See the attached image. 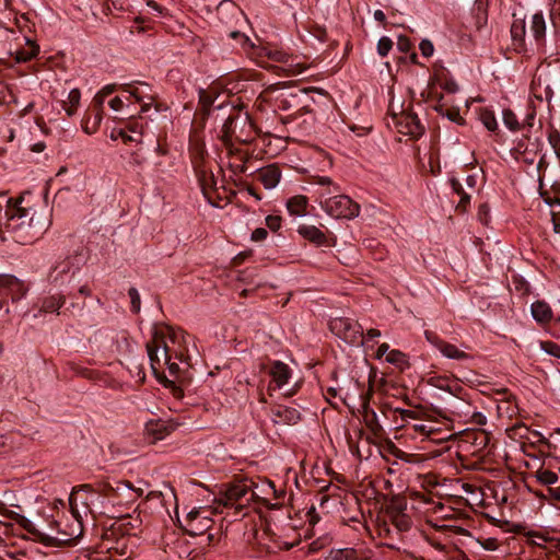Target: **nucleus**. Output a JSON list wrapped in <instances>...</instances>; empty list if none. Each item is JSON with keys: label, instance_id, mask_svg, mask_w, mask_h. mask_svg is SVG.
<instances>
[{"label": "nucleus", "instance_id": "50", "mask_svg": "<svg viewBox=\"0 0 560 560\" xmlns=\"http://www.w3.org/2000/svg\"><path fill=\"white\" fill-rule=\"evenodd\" d=\"M541 348L549 354L560 358V346L557 343L547 341L541 343Z\"/></svg>", "mask_w": 560, "mask_h": 560}, {"label": "nucleus", "instance_id": "57", "mask_svg": "<svg viewBox=\"0 0 560 560\" xmlns=\"http://www.w3.org/2000/svg\"><path fill=\"white\" fill-rule=\"evenodd\" d=\"M268 235V232L267 230L262 229V228H258L256 229L253 233H252V240L254 242H261L264 240H266Z\"/></svg>", "mask_w": 560, "mask_h": 560}, {"label": "nucleus", "instance_id": "60", "mask_svg": "<svg viewBox=\"0 0 560 560\" xmlns=\"http://www.w3.org/2000/svg\"><path fill=\"white\" fill-rule=\"evenodd\" d=\"M126 129L130 132H133V133H138L140 132V129H141V125L138 122L137 119H135L132 117V115L130 116V120L128 121L127 126H126Z\"/></svg>", "mask_w": 560, "mask_h": 560}, {"label": "nucleus", "instance_id": "42", "mask_svg": "<svg viewBox=\"0 0 560 560\" xmlns=\"http://www.w3.org/2000/svg\"><path fill=\"white\" fill-rule=\"evenodd\" d=\"M110 138L112 140H117L118 138L122 139V141L125 143H130V142H138L139 140L132 136H129L127 133V129L126 128H120V129H114L110 133Z\"/></svg>", "mask_w": 560, "mask_h": 560}, {"label": "nucleus", "instance_id": "1", "mask_svg": "<svg viewBox=\"0 0 560 560\" xmlns=\"http://www.w3.org/2000/svg\"><path fill=\"white\" fill-rule=\"evenodd\" d=\"M121 92V93H128V97H133L136 102H140L142 97L144 96V92L139 89V86L135 85V83H126V84H107L103 86L93 97L92 106L94 112V126L92 130H90V120L91 116L85 113L83 119H82V128L83 130L91 135L97 130V128L101 125V121L103 119V105L105 102V98L113 93Z\"/></svg>", "mask_w": 560, "mask_h": 560}, {"label": "nucleus", "instance_id": "26", "mask_svg": "<svg viewBox=\"0 0 560 560\" xmlns=\"http://www.w3.org/2000/svg\"><path fill=\"white\" fill-rule=\"evenodd\" d=\"M238 112L231 113L222 126V141L232 140L235 135V124L238 119Z\"/></svg>", "mask_w": 560, "mask_h": 560}, {"label": "nucleus", "instance_id": "6", "mask_svg": "<svg viewBox=\"0 0 560 560\" xmlns=\"http://www.w3.org/2000/svg\"><path fill=\"white\" fill-rule=\"evenodd\" d=\"M152 334L155 342H159L163 350L164 355H166L167 359L171 358V348L168 347L166 342V338L173 343V345H182V342H185V336L182 331H176L171 326H164V325H154L152 328Z\"/></svg>", "mask_w": 560, "mask_h": 560}, {"label": "nucleus", "instance_id": "54", "mask_svg": "<svg viewBox=\"0 0 560 560\" xmlns=\"http://www.w3.org/2000/svg\"><path fill=\"white\" fill-rule=\"evenodd\" d=\"M318 185L323 186L325 189L320 192V196L324 197L326 195H330L332 192L330 186H332V183L330 178L328 177H319L318 178Z\"/></svg>", "mask_w": 560, "mask_h": 560}, {"label": "nucleus", "instance_id": "53", "mask_svg": "<svg viewBox=\"0 0 560 560\" xmlns=\"http://www.w3.org/2000/svg\"><path fill=\"white\" fill-rule=\"evenodd\" d=\"M419 48L424 57H430L433 55V51H434L433 44L428 39H423L420 43Z\"/></svg>", "mask_w": 560, "mask_h": 560}, {"label": "nucleus", "instance_id": "18", "mask_svg": "<svg viewBox=\"0 0 560 560\" xmlns=\"http://www.w3.org/2000/svg\"><path fill=\"white\" fill-rule=\"evenodd\" d=\"M407 500L397 495L393 497L385 506V516L390 520L395 516L406 513Z\"/></svg>", "mask_w": 560, "mask_h": 560}, {"label": "nucleus", "instance_id": "4", "mask_svg": "<svg viewBox=\"0 0 560 560\" xmlns=\"http://www.w3.org/2000/svg\"><path fill=\"white\" fill-rule=\"evenodd\" d=\"M202 155H203V145H201L198 149L196 156L194 159V164H195V170H196V174L198 177V182H199L201 190H202L205 197L208 199V201L211 205L219 207L217 199H220V198L218 196V186H217L215 176L212 173V171L206 168L205 166L201 165V163L199 161H197V158L201 160Z\"/></svg>", "mask_w": 560, "mask_h": 560}, {"label": "nucleus", "instance_id": "43", "mask_svg": "<svg viewBox=\"0 0 560 560\" xmlns=\"http://www.w3.org/2000/svg\"><path fill=\"white\" fill-rule=\"evenodd\" d=\"M475 19L476 25L479 30L487 24V10L482 7V4H478L477 8L475 9Z\"/></svg>", "mask_w": 560, "mask_h": 560}, {"label": "nucleus", "instance_id": "10", "mask_svg": "<svg viewBox=\"0 0 560 560\" xmlns=\"http://www.w3.org/2000/svg\"><path fill=\"white\" fill-rule=\"evenodd\" d=\"M388 522L394 526V528H390L385 521L380 530L381 535H384L390 539H394L395 534L399 536L402 533L409 532L412 527V520L407 513L395 516L388 520Z\"/></svg>", "mask_w": 560, "mask_h": 560}, {"label": "nucleus", "instance_id": "28", "mask_svg": "<svg viewBox=\"0 0 560 560\" xmlns=\"http://www.w3.org/2000/svg\"><path fill=\"white\" fill-rule=\"evenodd\" d=\"M440 351L450 359L455 360H465L468 358V354L462 350H459L456 346L451 345L448 342L440 343Z\"/></svg>", "mask_w": 560, "mask_h": 560}, {"label": "nucleus", "instance_id": "22", "mask_svg": "<svg viewBox=\"0 0 560 560\" xmlns=\"http://www.w3.org/2000/svg\"><path fill=\"white\" fill-rule=\"evenodd\" d=\"M526 26L525 21L515 19L511 26V35L516 48H522L525 44Z\"/></svg>", "mask_w": 560, "mask_h": 560}, {"label": "nucleus", "instance_id": "5", "mask_svg": "<svg viewBox=\"0 0 560 560\" xmlns=\"http://www.w3.org/2000/svg\"><path fill=\"white\" fill-rule=\"evenodd\" d=\"M26 294L23 283L14 276L0 275V311L7 304L10 296L12 302H18Z\"/></svg>", "mask_w": 560, "mask_h": 560}, {"label": "nucleus", "instance_id": "38", "mask_svg": "<svg viewBox=\"0 0 560 560\" xmlns=\"http://www.w3.org/2000/svg\"><path fill=\"white\" fill-rule=\"evenodd\" d=\"M282 421L287 424H295L301 420V413L298 409L284 406Z\"/></svg>", "mask_w": 560, "mask_h": 560}, {"label": "nucleus", "instance_id": "27", "mask_svg": "<svg viewBox=\"0 0 560 560\" xmlns=\"http://www.w3.org/2000/svg\"><path fill=\"white\" fill-rule=\"evenodd\" d=\"M218 96L219 92L217 91L200 89L198 93L199 107L211 109Z\"/></svg>", "mask_w": 560, "mask_h": 560}, {"label": "nucleus", "instance_id": "25", "mask_svg": "<svg viewBox=\"0 0 560 560\" xmlns=\"http://www.w3.org/2000/svg\"><path fill=\"white\" fill-rule=\"evenodd\" d=\"M307 206V198L305 196H294L288 199L287 208L292 215H302L305 213Z\"/></svg>", "mask_w": 560, "mask_h": 560}, {"label": "nucleus", "instance_id": "13", "mask_svg": "<svg viewBox=\"0 0 560 560\" xmlns=\"http://www.w3.org/2000/svg\"><path fill=\"white\" fill-rule=\"evenodd\" d=\"M433 81L448 93L458 91V85L451 77L450 71L443 65H435L433 72Z\"/></svg>", "mask_w": 560, "mask_h": 560}, {"label": "nucleus", "instance_id": "20", "mask_svg": "<svg viewBox=\"0 0 560 560\" xmlns=\"http://www.w3.org/2000/svg\"><path fill=\"white\" fill-rule=\"evenodd\" d=\"M246 493L247 489L245 487H230L225 492L224 499L220 500V504H223L224 508H232L234 503L238 502Z\"/></svg>", "mask_w": 560, "mask_h": 560}, {"label": "nucleus", "instance_id": "52", "mask_svg": "<svg viewBox=\"0 0 560 560\" xmlns=\"http://www.w3.org/2000/svg\"><path fill=\"white\" fill-rule=\"evenodd\" d=\"M477 542L485 549V550H495L499 546V542L495 538H485L482 540H477Z\"/></svg>", "mask_w": 560, "mask_h": 560}, {"label": "nucleus", "instance_id": "40", "mask_svg": "<svg viewBox=\"0 0 560 560\" xmlns=\"http://www.w3.org/2000/svg\"><path fill=\"white\" fill-rule=\"evenodd\" d=\"M503 122L512 131L518 130L520 124L516 115L511 109L503 110Z\"/></svg>", "mask_w": 560, "mask_h": 560}, {"label": "nucleus", "instance_id": "15", "mask_svg": "<svg viewBox=\"0 0 560 560\" xmlns=\"http://www.w3.org/2000/svg\"><path fill=\"white\" fill-rule=\"evenodd\" d=\"M281 172L279 167L276 165H268L267 167H264L258 172V179L267 189L275 188L279 184Z\"/></svg>", "mask_w": 560, "mask_h": 560}, {"label": "nucleus", "instance_id": "24", "mask_svg": "<svg viewBox=\"0 0 560 560\" xmlns=\"http://www.w3.org/2000/svg\"><path fill=\"white\" fill-rule=\"evenodd\" d=\"M73 267L68 258L57 262L49 275V281L52 283H63L62 276L69 272Z\"/></svg>", "mask_w": 560, "mask_h": 560}, {"label": "nucleus", "instance_id": "39", "mask_svg": "<svg viewBox=\"0 0 560 560\" xmlns=\"http://www.w3.org/2000/svg\"><path fill=\"white\" fill-rule=\"evenodd\" d=\"M264 52L269 59L277 62H287L288 60V55L284 51L275 47H264Z\"/></svg>", "mask_w": 560, "mask_h": 560}, {"label": "nucleus", "instance_id": "9", "mask_svg": "<svg viewBox=\"0 0 560 560\" xmlns=\"http://www.w3.org/2000/svg\"><path fill=\"white\" fill-rule=\"evenodd\" d=\"M332 329L343 334V339L352 345H363L361 337L363 336V328L358 323H352L349 319H339L332 324Z\"/></svg>", "mask_w": 560, "mask_h": 560}, {"label": "nucleus", "instance_id": "7", "mask_svg": "<svg viewBox=\"0 0 560 560\" xmlns=\"http://www.w3.org/2000/svg\"><path fill=\"white\" fill-rule=\"evenodd\" d=\"M298 233L316 246L334 247L337 243V237L332 232L327 231L326 234L315 225L301 224L298 228Z\"/></svg>", "mask_w": 560, "mask_h": 560}, {"label": "nucleus", "instance_id": "19", "mask_svg": "<svg viewBox=\"0 0 560 560\" xmlns=\"http://www.w3.org/2000/svg\"><path fill=\"white\" fill-rule=\"evenodd\" d=\"M81 92L79 89H72L68 93L67 100L60 101L61 108L66 110L69 117L75 115L77 109L80 105Z\"/></svg>", "mask_w": 560, "mask_h": 560}, {"label": "nucleus", "instance_id": "33", "mask_svg": "<svg viewBox=\"0 0 560 560\" xmlns=\"http://www.w3.org/2000/svg\"><path fill=\"white\" fill-rule=\"evenodd\" d=\"M67 258L69 259L71 266L74 269L79 270L80 266H82L86 261V250L83 246H80L78 247V249L73 252V254L69 255Z\"/></svg>", "mask_w": 560, "mask_h": 560}, {"label": "nucleus", "instance_id": "48", "mask_svg": "<svg viewBox=\"0 0 560 560\" xmlns=\"http://www.w3.org/2000/svg\"><path fill=\"white\" fill-rule=\"evenodd\" d=\"M211 109L199 107L195 113V118L199 119L200 127L203 128L210 116Z\"/></svg>", "mask_w": 560, "mask_h": 560}, {"label": "nucleus", "instance_id": "51", "mask_svg": "<svg viewBox=\"0 0 560 560\" xmlns=\"http://www.w3.org/2000/svg\"><path fill=\"white\" fill-rule=\"evenodd\" d=\"M266 225L271 230V231H278L281 226V218L278 217V215H268L266 218Z\"/></svg>", "mask_w": 560, "mask_h": 560}, {"label": "nucleus", "instance_id": "3", "mask_svg": "<svg viewBox=\"0 0 560 560\" xmlns=\"http://www.w3.org/2000/svg\"><path fill=\"white\" fill-rule=\"evenodd\" d=\"M320 207L336 219L352 220L360 214V206L346 195L327 197L320 201Z\"/></svg>", "mask_w": 560, "mask_h": 560}, {"label": "nucleus", "instance_id": "63", "mask_svg": "<svg viewBox=\"0 0 560 560\" xmlns=\"http://www.w3.org/2000/svg\"><path fill=\"white\" fill-rule=\"evenodd\" d=\"M108 105L114 110H121L124 107V101L119 96H115L108 102Z\"/></svg>", "mask_w": 560, "mask_h": 560}, {"label": "nucleus", "instance_id": "35", "mask_svg": "<svg viewBox=\"0 0 560 560\" xmlns=\"http://www.w3.org/2000/svg\"><path fill=\"white\" fill-rule=\"evenodd\" d=\"M386 361L400 369L408 364L406 354L399 350H390L387 353Z\"/></svg>", "mask_w": 560, "mask_h": 560}, {"label": "nucleus", "instance_id": "29", "mask_svg": "<svg viewBox=\"0 0 560 560\" xmlns=\"http://www.w3.org/2000/svg\"><path fill=\"white\" fill-rule=\"evenodd\" d=\"M65 303V299H58L56 296H47L42 301L39 312L52 313L57 312Z\"/></svg>", "mask_w": 560, "mask_h": 560}, {"label": "nucleus", "instance_id": "23", "mask_svg": "<svg viewBox=\"0 0 560 560\" xmlns=\"http://www.w3.org/2000/svg\"><path fill=\"white\" fill-rule=\"evenodd\" d=\"M532 315L538 323H547L551 318V308L547 303L537 301L532 304Z\"/></svg>", "mask_w": 560, "mask_h": 560}, {"label": "nucleus", "instance_id": "56", "mask_svg": "<svg viewBox=\"0 0 560 560\" xmlns=\"http://www.w3.org/2000/svg\"><path fill=\"white\" fill-rule=\"evenodd\" d=\"M340 556L345 560H358V552L352 548L340 550Z\"/></svg>", "mask_w": 560, "mask_h": 560}, {"label": "nucleus", "instance_id": "59", "mask_svg": "<svg viewBox=\"0 0 560 560\" xmlns=\"http://www.w3.org/2000/svg\"><path fill=\"white\" fill-rule=\"evenodd\" d=\"M450 184H451L452 190H453L456 195L462 196V195H464V194L466 192V191L464 190V187H463L462 183H460L458 179H456V178H452V179H451V182H450Z\"/></svg>", "mask_w": 560, "mask_h": 560}, {"label": "nucleus", "instance_id": "41", "mask_svg": "<svg viewBox=\"0 0 560 560\" xmlns=\"http://www.w3.org/2000/svg\"><path fill=\"white\" fill-rule=\"evenodd\" d=\"M81 491L90 492V491H92V488L90 485H81V486L73 488V490L69 497V502H70L71 510L74 515H77V510H75L77 500H78V495Z\"/></svg>", "mask_w": 560, "mask_h": 560}, {"label": "nucleus", "instance_id": "11", "mask_svg": "<svg viewBox=\"0 0 560 560\" xmlns=\"http://www.w3.org/2000/svg\"><path fill=\"white\" fill-rule=\"evenodd\" d=\"M10 518L20 525L24 530L33 536L35 541L42 542L46 546H52L55 538L39 532L36 526L27 517L18 514L16 512H10Z\"/></svg>", "mask_w": 560, "mask_h": 560}, {"label": "nucleus", "instance_id": "61", "mask_svg": "<svg viewBox=\"0 0 560 560\" xmlns=\"http://www.w3.org/2000/svg\"><path fill=\"white\" fill-rule=\"evenodd\" d=\"M460 197V200L457 205V210H462V211H465L466 208L470 205V195H468L467 192H465L464 195L459 196Z\"/></svg>", "mask_w": 560, "mask_h": 560}, {"label": "nucleus", "instance_id": "37", "mask_svg": "<svg viewBox=\"0 0 560 560\" xmlns=\"http://www.w3.org/2000/svg\"><path fill=\"white\" fill-rule=\"evenodd\" d=\"M480 119L489 131H495L498 129V121L493 112L488 109L482 110Z\"/></svg>", "mask_w": 560, "mask_h": 560}, {"label": "nucleus", "instance_id": "64", "mask_svg": "<svg viewBox=\"0 0 560 560\" xmlns=\"http://www.w3.org/2000/svg\"><path fill=\"white\" fill-rule=\"evenodd\" d=\"M551 220L553 224V231L560 233V212H551Z\"/></svg>", "mask_w": 560, "mask_h": 560}, {"label": "nucleus", "instance_id": "44", "mask_svg": "<svg viewBox=\"0 0 560 560\" xmlns=\"http://www.w3.org/2000/svg\"><path fill=\"white\" fill-rule=\"evenodd\" d=\"M230 37L233 38L234 40H236L237 43H240L243 48H247V47L253 48L254 47V44L252 43L249 37L240 31L231 32Z\"/></svg>", "mask_w": 560, "mask_h": 560}, {"label": "nucleus", "instance_id": "14", "mask_svg": "<svg viewBox=\"0 0 560 560\" xmlns=\"http://www.w3.org/2000/svg\"><path fill=\"white\" fill-rule=\"evenodd\" d=\"M530 33L537 44L541 46L546 42V21L542 12H536L532 16L530 21Z\"/></svg>", "mask_w": 560, "mask_h": 560}, {"label": "nucleus", "instance_id": "46", "mask_svg": "<svg viewBox=\"0 0 560 560\" xmlns=\"http://www.w3.org/2000/svg\"><path fill=\"white\" fill-rule=\"evenodd\" d=\"M160 383L163 384L166 388H170L176 398H182L184 396V392L180 387H178L173 381L163 376L159 378Z\"/></svg>", "mask_w": 560, "mask_h": 560}, {"label": "nucleus", "instance_id": "12", "mask_svg": "<svg viewBox=\"0 0 560 560\" xmlns=\"http://www.w3.org/2000/svg\"><path fill=\"white\" fill-rule=\"evenodd\" d=\"M10 518L20 525L24 530L33 536L35 541L42 542L46 546H52L55 538L39 532L36 526L27 517L18 514L16 512H10Z\"/></svg>", "mask_w": 560, "mask_h": 560}, {"label": "nucleus", "instance_id": "45", "mask_svg": "<svg viewBox=\"0 0 560 560\" xmlns=\"http://www.w3.org/2000/svg\"><path fill=\"white\" fill-rule=\"evenodd\" d=\"M393 48V40L389 37H382L377 43V52L380 56L385 57Z\"/></svg>", "mask_w": 560, "mask_h": 560}, {"label": "nucleus", "instance_id": "8", "mask_svg": "<svg viewBox=\"0 0 560 560\" xmlns=\"http://www.w3.org/2000/svg\"><path fill=\"white\" fill-rule=\"evenodd\" d=\"M268 374L271 376V382L268 386V390L271 393L289 382L292 376V370L281 361H272Z\"/></svg>", "mask_w": 560, "mask_h": 560}, {"label": "nucleus", "instance_id": "49", "mask_svg": "<svg viewBox=\"0 0 560 560\" xmlns=\"http://www.w3.org/2000/svg\"><path fill=\"white\" fill-rule=\"evenodd\" d=\"M446 557L450 560H469L464 551L456 547H450V550L446 553Z\"/></svg>", "mask_w": 560, "mask_h": 560}, {"label": "nucleus", "instance_id": "58", "mask_svg": "<svg viewBox=\"0 0 560 560\" xmlns=\"http://www.w3.org/2000/svg\"><path fill=\"white\" fill-rule=\"evenodd\" d=\"M548 141H549L550 145L552 147V149L557 150L558 147L560 145V132L557 130H553L552 132H550V135L548 137Z\"/></svg>", "mask_w": 560, "mask_h": 560}, {"label": "nucleus", "instance_id": "62", "mask_svg": "<svg viewBox=\"0 0 560 560\" xmlns=\"http://www.w3.org/2000/svg\"><path fill=\"white\" fill-rule=\"evenodd\" d=\"M427 335V339L434 346L436 347L439 350H440V343H444L445 341L442 340L439 336H436L435 334L433 332H429L427 331L425 332Z\"/></svg>", "mask_w": 560, "mask_h": 560}, {"label": "nucleus", "instance_id": "32", "mask_svg": "<svg viewBox=\"0 0 560 560\" xmlns=\"http://www.w3.org/2000/svg\"><path fill=\"white\" fill-rule=\"evenodd\" d=\"M536 478L537 480L546 486H552L559 482V476L558 474L547 470V469H539L536 471Z\"/></svg>", "mask_w": 560, "mask_h": 560}, {"label": "nucleus", "instance_id": "36", "mask_svg": "<svg viewBox=\"0 0 560 560\" xmlns=\"http://www.w3.org/2000/svg\"><path fill=\"white\" fill-rule=\"evenodd\" d=\"M433 526L438 532H442V533H453L456 535H469L467 529H465L460 526H457L454 523H450V524L435 523Z\"/></svg>", "mask_w": 560, "mask_h": 560}, {"label": "nucleus", "instance_id": "30", "mask_svg": "<svg viewBox=\"0 0 560 560\" xmlns=\"http://www.w3.org/2000/svg\"><path fill=\"white\" fill-rule=\"evenodd\" d=\"M225 149L228 150V154L238 162H247L249 160V155L245 153L242 149L234 145L233 140L222 141Z\"/></svg>", "mask_w": 560, "mask_h": 560}, {"label": "nucleus", "instance_id": "2", "mask_svg": "<svg viewBox=\"0 0 560 560\" xmlns=\"http://www.w3.org/2000/svg\"><path fill=\"white\" fill-rule=\"evenodd\" d=\"M22 199L10 198L3 208L0 205V225H4L8 230L16 232L22 230L26 224L33 225L34 215H30V209L21 206Z\"/></svg>", "mask_w": 560, "mask_h": 560}, {"label": "nucleus", "instance_id": "31", "mask_svg": "<svg viewBox=\"0 0 560 560\" xmlns=\"http://www.w3.org/2000/svg\"><path fill=\"white\" fill-rule=\"evenodd\" d=\"M160 348H162V346L159 342H155L154 339L151 342L147 343V350L151 368L155 374L158 373V366H160L161 363V360L158 355V351Z\"/></svg>", "mask_w": 560, "mask_h": 560}, {"label": "nucleus", "instance_id": "47", "mask_svg": "<svg viewBox=\"0 0 560 560\" xmlns=\"http://www.w3.org/2000/svg\"><path fill=\"white\" fill-rule=\"evenodd\" d=\"M128 294H129L130 302H131V308H130L131 312L135 314L139 313L141 303H140V294H139L138 290L135 288H130Z\"/></svg>", "mask_w": 560, "mask_h": 560}, {"label": "nucleus", "instance_id": "34", "mask_svg": "<svg viewBox=\"0 0 560 560\" xmlns=\"http://www.w3.org/2000/svg\"><path fill=\"white\" fill-rule=\"evenodd\" d=\"M433 108L442 116L447 117L451 121L454 122H463V118L460 117L459 109L457 107H453L450 109L444 108L443 105L433 106Z\"/></svg>", "mask_w": 560, "mask_h": 560}, {"label": "nucleus", "instance_id": "21", "mask_svg": "<svg viewBox=\"0 0 560 560\" xmlns=\"http://www.w3.org/2000/svg\"><path fill=\"white\" fill-rule=\"evenodd\" d=\"M406 133L410 135L413 139L420 138L424 132V127L422 126L417 114H408L406 116Z\"/></svg>", "mask_w": 560, "mask_h": 560}, {"label": "nucleus", "instance_id": "55", "mask_svg": "<svg viewBox=\"0 0 560 560\" xmlns=\"http://www.w3.org/2000/svg\"><path fill=\"white\" fill-rule=\"evenodd\" d=\"M229 166H230V170L235 175L244 174L247 171L246 162H238L237 163L235 161V162H231Z\"/></svg>", "mask_w": 560, "mask_h": 560}, {"label": "nucleus", "instance_id": "17", "mask_svg": "<svg viewBox=\"0 0 560 560\" xmlns=\"http://www.w3.org/2000/svg\"><path fill=\"white\" fill-rule=\"evenodd\" d=\"M25 46L15 51L14 59L18 63L28 62L36 58L39 52V46L28 37H24Z\"/></svg>", "mask_w": 560, "mask_h": 560}, {"label": "nucleus", "instance_id": "16", "mask_svg": "<svg viewBox=\"0 0 560 560\" xmlns=\"http://www.w3.org/2000/svg\"><path fill=\"white\" fill-rule=\"evenodd\" d=\"M173 430L174 425L163 420H153L147 423L148 434L156 441L165 439Z\"/></svg>", "mask_w": 560, "mask_h": 560}]
</instances>
